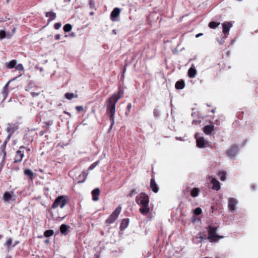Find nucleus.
Here are the masks:
<instances>
[{
    "mask_svg": "<svg viewBox=\"0 0 258 258\" xmlns=\"http://www.w3.org/2000/svg\"><path fill=\"white\" fill-rule=\"evenodd\" d=\"M18 129V126L15 124L8 123V127L6 128V131L8 133V136L6 138L7 140H10L12 135Z\"/></svg>",
    "mask_w": 258,
    "mask_h": 258,
    "instance_id": "0eeeda50",
    "label": "nucleus"
},
{
    "mask_svg": "<svg viewBox=\"0 0 258 258\" xmlns=\"http://www.w3.org/2000/svg\"><path fill=\"white\" fill-rule=\"evenodd\" d=\"M12 242H13V240H12V238H10L7 241L5 244L8 246H10L12 244Z\"/></svg>",
    "mask_w": 258,
    "mask_h": 258,
    "instance_id": "c03bdc74",
    "label": "nucleus"
},
{
    "mask_svg": "<svg viewBox=\"0 0 258 258\" xmlns=\"http://www.w3.org/2000/svg\"><path fill=\"white\" fill-rule=\"evenodd\" d=\"M16 70L18 71H23L24 70V67L21 63H19L18 64H16V67H15Z\"/></svg>",
    "mask_w": 258,
    "mask_h": 258,
    "instance_id": "4c0bfd02",
    "label": "nucleus"
},
{
    "mask_svg": "<svg viewBox=\"0 0 258 258\" xmlns=\"http://www.w3.org/2000/svg\"><path fill=\"white\" fill-rule=\"evenodd\" d=\"M34 136L33 135H31L30 133H28L25 134L23 140L25 141L24 143H31L33 141Z\"/></svg>",
    "mask_w": 258,
    "mask_h": 258,
    "instance_id": "a211bd4d",
    "label": "nucleus"
},
{
    "mask_svg": "<svg viewBox=\"0 0 258 258\" xmlns=\"http://www.w3.org/2000/svg\"><path fill=\"white\" fill-rule=\"evenodd\" d=\"M112 33H113V34H116V30H115V29H114V30H113V31H112Z\"/></svg>",
    "mask_w": 258,
    "mask_h": 258,
    "instance_id": "13d9d810",
    "label": "nucleus"
},
{
    "mask_svg": "<svg viewBox=\"0 0 258 258\" xmlns=\"http://www.w3.org/2000/svg\"><path fill=\"white\" fill-rule=\"evenodd\" d=\"M47 132H48V129H47V130H43L41 131L40 132H39V135L40 136H42L45 133H47Z\"/></svg>",
    "mask_w": 258,
    "mask_h": 258,
    "instance_id": "de8ad7c7",
    "label": "nucleus"
},
{
    "mask_svg": "<svg viewBox=\"0 0 258 258\" xmlns=\"http://www.w3.org/2000/svg\"><path fill=\"white\" fill-rule=\"evenodd\" d=\"M219 227L215 225H209L207 229L208 237L207 239L210 242H218L219 239L223 238V236L219 235L217 234V231Z\"/></svg>",
    "mask_w": 258,
    "mask_h": 258,
    "instance_id": "7ed1b4c3",
    "label": "nucleus"
},
{
    "mask_svg": "<svg viewBox=\"0 0 258 258\" xmlns=\"http://www.w3.org/2000/svg\"><path fill=\"white\" fill-rule=\"evenodd\" d=\"M6 37V33L5 31L1 30L0 31V39H3Z\"/></svg>",
    "mask_w": 258,
    "mask_h": 258,
    "instance_id": "58836bf2",
    "label": "nucleus"
},
{
    "mask_svg": "<svg viewBox=\"0 0 258 258\" xmlns=\"http://www.w3.org/2000/svg\"><path fill=\"white\" fill-rule=\"evenodd\" d=\"M120 13V10L119 8H114L111 13L110 19L112 21H115L116 18L119 16Z\"/></svg>",
    "mask_w": 258,
    "mask_h": 258,
    "instance_id": "9b49d317",
    "label": "nucleus"
},
{
    "mask_svg": "<svg viewBox=\"0 0 258 258\" xmlns=\"http://www.w3.org/2000/svg\"><path fill=\"white\" fill-rule=\"evenodd\" d=\"M211 112H213V113L215 112V109H212L211 110Z\"/></svg>",
    "mask_w": 258,
    "mask_h": 258,
    "instance_id": "0e129e2a",
    "label": "nucleus"
},
{
    "mask_svg": "<svg viewBox=\"0 0 258 258\" xmlns=\"http://www.w3.org/2000/svg\"><path fill=\"white\" fill-rule=\"evenodd\" d=\"M15 197L14 191H5L3 195V200L7 202H10L11 201H15L16 200Z\"/></svg>",
    "mask_w": 258,
    "mask_h": 258,
    "instance_id": "6e6552de",
    "label": "nucleus"
},
{
    "mask_svg": "<svg viewBox=\"0 0 258 258\" xmlns=\"http://www.w3.org/2000/svg\"><path fill=\"white\" fill-rule=\"evenodd\" d=\"M197 71L194 67H190L188 71V76L190 78H195Z\"/></svg>",
    "mask_w": 258,
    "mask_h": 258,
    "instance_id": "5701e85b",
    "label": "nucleus"
},
{
    "mask_svg": "<svg viewBox=\"0 0 258 258\" xmlns=\"http://www.w3.org/2000/svg\"><path fill=\"white\" fill-rule=\"evenodd\" d=\"M42 128H43V130H47V129H48V132L49 131V127L46 126L45 125H43L42 126Z\"/></svg>",
    "mask_w": 258,
    "mask_h": 258,
    "instance_id": "3c124183",
    "label": "nucleus"
},
{
    "mask_svg": "<svg viewBox=\"0 0 258 258\" xmlns=\"http://www.w3.org/2000/svg\"><path fill=\"white\" fill-rule=\"evenodd\" d=\"M125 71H126V68H125V67H124V68H123V72H122V73H123V74H124V73H125Z\"/></svg>",
    "mask_w": 258,
    "mask_h": 258,
    "instance_id": "052dcab7",
    "label": "nucleus"
},
{
    "mask_svg": "<svg viewBox=\"0 0 258 258\" xmlns=\"http://www.w3.org/2000/svg\"><path fill=\"white\" fill-rule=\"evenodd\" d=\"M154 114L155 116L157 115V110L156 109H154Z\"/></svg>",
    "mask_w": 258,
    "mask_h": 258,
    "instance_id": "5fc2aeb1",
    "label": "nucleus"
},
{
    "mask_svg": "<svg viewBox=\"0 0 258 258\" xmlns=\"http://www.w3.org/2000/svg\"><path fill=\"white\" fill-rule=\"evenodd\" d=\"M24 174L29 176L31 180L33 179L34 173L30 169H26L24 171Z\"/></svg>",
    "mask_w": 258,
    "mask_h": 258,
    "instance_id": "cd10ccee",
    "label": "nucleus"
},
{
    "mask_svg": "<svg viewBox=\"0 0 258 258\" xmlns=\"http://www.w3.org/2000/svg\"><path fill=\"white\" fill-rule=\"evenodd\" d=\"M236 200L234 198H230L229 200L228 208L230 210L234 211L235 210V206L236 205Z\"/></svg>",
    "mask_w": 258,
    "mask_h": 258,
    "instance_id": "aec40b11",
    "label": "nucleus"
},
{
    "mask_svg": "<svg viewBox=\"0 0 258 258\" xmlns=\"http://www.w3.org/2000/svg\"><path fill=\"white\" fill-rule=\"evenodd\" d=\"M24 149H25V147L24 146H21L19 148V149L16 153L14 161L13 163H17L22 161L24 156Z\"/></svg>",
    "mask_w": 258,
    "mask_h": 258,
    "instance_id": "423d86ee",
    "label": "nucleus"
},
{
    "mask_svg": "<svg viewBox=\"0 0 258 258\" xmlns=\"http://www.w3.org/2000/svg\"><path fill=\"white\" fill-rule=\"evenodd\" d=\"M123 92L119 90L116 94H113L107 100L106 113L111 121L110 130L114 124V114L115 112V105L118 100L122 97Z\"/></svg>",
    "mask_w": 258,
    "mask_h": 258,
    "instance_id": "f257e3e1",
    "label": "nucleus"
},
{
    "mask_svg": "<svg viewBox=\"0 0 258 258\" xmlns=\"http://www.w3.org/2000/svg\"><path fill=\"white\" fill-rule=\"evenodd\" d=\"M197 146L200 148H203L207 146L208 142L206 141L204 137H199L196 140Z\"/></svg>",
    "mask_w": 258,
    "mask_h": 258,
    "instance_id": "9d476101",
    "label": "nucleus"
},
{
    "mask_svg": "<svg viewBox=\"0 0 258 258\" xmlns=\"http://www.w3.org/2000/svg\"><path fill=\"white\" fill-rule=\"evenodd\" d=\"M221 180L224 181L226 178V173L224 171H220L218 173Z\"/></svg>",
    "mask_w": 258,
    "mask_h": 258,
    "instance_id": "72a5a7b5",
    "label": "nucleus"
},
{
    "mask_svg": "<svg viewBox=\"0 0 258 258\" xmlns=\"http://www.w3.org/2000/svg\"><path fill=\"white\" fill-rule=\"evenodd\" d=\"M89 5L92 9H93L95 7V4L93 0L89 1Z\"/></svg>",
    "mask_w": 258,
    "mask_h": 258,
    "instance_id": "09e8293b",
    "label": "nucleus"
},
{
    "mask_svg": "<svg viewBox=\"0 0 258 258\" xmlns=\"http://www.w3.org/2000/svg\"><path fill=\"white\" fill-rule=\"evenodd\" d=\"M9 140H7V139L6 138L5 139V141L4 142L3 145H1V146L0 147L1 152L2 153H3V160H5V159L6 158V155H7V153H6V146H7L8 142L9 141Z\"/></svg>",
    "mask_w": 258,
    "mask_h": 258,
    "instance_id": "4468645a",
    "label": "nucleus"
},
{
    "mask_svg": "<svg viewBox=\"0 0 258 258\" xmlns=\"http://www.w3.org/2000/svg\"><path fill=\"white\" fill-rule=\"evenodd\" d=\"M150 188L155 193H157L159 190V188L157 184H156L155 179L152 177L150 180Z\"/></svg>",
    "mask_w": 258,
    "mask_h": 258,
    "instance_id": "2eb2a0df",
    "label": "nucleus"
},
{
    "mask_svg": "<svg viewBox=\"0 0 258 258\" xmlns=\"http://www.w3.org/2000/svg\"><path fill=\"white\" fill-rule=\"evenodd\" d=\"M76 108L78 111H81V106H77Z\"/></svg>",
    "mask_w": 258,
    "mask_h": 258,
    "instance_id": "603ef678",
    "label": "nucleus"
},
{
    "mask_svg": "<svg viewBox=\"0 0 258 258\" xmlns=\"http://www.w3.org/2000/svg\"><path fill=\"white\" fill-rule=\"evenodd\" d=\"M132 107V104L131 103H128L127 105V107H126V111L125 112V115L126 116H128L130 112V111H131V109Z\"/></svg>",
    "mask_w": 258,
    "mask_h": 258,
    "instance_id": "c9c22d12",
    "label": "nucleus"
},
{
    "mask_svg": "<svg viewBox=\"0 0 258 258\" xmlns=\"http://www.w3.org/2000/svg\"><path fill=\"white\" fill-rule=\"evenodd\" d=\"M95 258H99V256L98 255H96V257Z\"/></svg>",
    "mask_w": 258,
    "mask_h": 258,
    "instance_id": "338daca9",
    "label": "nucleus"
},
{
    "mask_svg": "<svg viewBox=\"0 0 258 258\" xmlns=\"http://www.w3.org/2000/svg\"><path fill=\"white\" fill-rule=\"evenodd\" d=\"M191 188L189 186H187L183 190V194L185 196H186L188 195V192L190 193Z\"/></svg>",
    "mask_w": 258,
    "mask_h": 258,
    "instance_id": "e433bc0d",
    "label": "nucleus"
},
{
    "mask_svg": "<svg viewBox=\"0 0 258 258\" xmlns=\"http://www.w3.org/2000/svg\"><path fill=\"white\" fill-rule=\"evenodd\" d=\"M100 190L99 188H96L92 191V200L94 201H97L99 200V196Z\"/></svg>",
    "mask_w": 258,
    "mask_h": 258,
    "instance_id": "dca6fc26",
    "label": "nucleus"
},
{
    "mask_svg": "<svg viewBox=\"0 0 258 258\" xmlns=\"http://www.w3.org/2000/svg\"><path fill=\"white\" fill-rule=\"evenodd\" d=\"M238 147L237 145H232L228 150L226 151V154L230 157H233L238 152Z\"/></svg>",
    "mask_w": 258,
    "mask_h": 258,
    "instance_id": "1a4fd4ad",
    "label": "nucleus"
},
{
    "mask_svg": "<svg viewBox=\"0 0 258 258\" xmlns=\"http://www.w3.org/2000/svg\"><path fill=\"white\" fill-rule=\"evenodd\" d=\"M17 63V60L13 59L9 62H6L5 63V66L7 69H12L13 68H15V67H16Z\"/></svg>",
    "mask_w": 258,
    "mask_h": 258,
    "instance_id": "4be33fe9",
    "label": "nucleus"
},
{
    "mask_svg": "<svg viewBox=\"0 0 258 258\" xmlns=\"http://www.w3.org/2000/svg\"><path fill=\"white\" fill-rule=\"evenodd\" d=\"M10 82H9L3 88V91H2V93L3 94V96L4 97V99H6L7 95H8V90H7V87L9 85V83Z\"/></svg>",
    "mask_w": 258,
    "mask_h": 258,
    "instance_id": "2f4dec72",
    "label": "nucleus"
},
{
    "mask_svg": "<svg viewBox=\"0 0 258 258\" xmlns=\"http://www.w3.org/2000/svg\"><path fill=\"white\" fill-rule=\"evenodd\" d=\"M25 149H26L27 152H30V151H31L30 148H27L25 147Z\"/></svg>",
    "mask_w": 258,
    "mask_h": 258,
    "instance_id": "bf43d9fd",
    "label": "nucleus"
},
{
    "mask_svg": "<svg viewBox=\"0 0 258 258\" xmlns=\"http://www.w3.org/2000/svg\"><path fill=\"white\" fill-rule=\"evenodd\" d=\"M136 194H137L136 190L133 189L131 190V191L130 192V193L128 194V196L131 197H132L134 195H135Z\"/></svg>",
    "mask_w": 258,
    "mask_h": 258,
    "instance_id": "a18cd8bd",
    "label": "nucleus"
},
{
    "mask_svg": "<svg viewBox=\"0 0 258 258\" xmlns=\"http://www.w3.org/2000/svg\"><path fill=\"white\" fill-rule=\"evenodd\" d=\"M70 36H72V37H74L75 36V33H74V32L71 33L70 34Z\"/></svg>",
    "mask_w": 258,
    "mask_h": 258,
    "instance_id": "6e6d98bb",
    "label": "nucleus"
},
{
    "mask_svg": "<svg viewBox=\"0 0 258 258\" xmlns=\"http://www.w3.org/2000/svg\"><path fill=\"white\" fill-rule=\"evenodd\" d=\"M121 210V207H118L109 216V217L106 220V223L107 224H111L113 223L118 218L119 214Z\"/></svg>",
    "mask_w": 258,
    "mask_h": 258,
    "instance_id": "39448f33",
    "label": "nucleus"
},
{
    "mask_svg": "<svg viewBox=\"0 0 258 258\" xmlns=\"http://www.w3.org/2000/svg\"><path fill=\"white\" fill-rule=\"evenodd\" d=\"M53 123V122L52 120H48L47 121H45L44 122V125H45L46 126L49 127V126L52 125V124Z\"/></svg>",
    "mask_w": 258,
    "mask_h": 258,
    "instance_id": "ea45409f",
    "label": "nucleus"
},
{
    "mask_svg": "<svg viewBox=\"0 0 258 258\" xmlns=\"http://www.w3.org/2000/svg\"><path fill=\"white\" fill-rule=\"evenodd\" d=\"M33 88H37L38 87L35 85L34 82L30 81L28 83L27 86L26 87L25 90L26 91H30Z\"/></svg>",
    "mask_w": 258,
    "mask_h": 258,
    "instance_id": "a878e982",
    "label": "nucleus"
},
{
    "mask_svg": "<svg viewBox=\"0 0 258 258\" xmlns=\"http://www.w3.org/2000/svg\"><path fill=\"white\" fill-rule=\"evenodd\" d=\"M175 88L177 90L182 89L185 87V82L183 80L177 81L175 85Z\"/></svg>",
    "mask_w": 258,
    "mask_h": 258,
    "instance_id": "b1692460",
    "label": "nucleus"
},
{
    "mask_svg": "<svg viewBox=\"0 0 258 258\" xmlns=\"http://www.w3.org/2000/svg\"><path fill=\"white\" fill-rule=\"evenodd\" d=\"M130 220L128 218H124L121 220L120 225V229L124 230L128 225Z\"/></svg>",
    "mask_w": 258,
    "mask_h": 258,
    "instance_id": "6ab92c4d",
    "label": "nucleus"
},
{
    "mask_svg": "<svg viewBox=\"0 0 258 258\" xmlns=\"http://www.w3.org/2000/svg\"><path fill=\"white\" fill-rule=\"evenodd\" d=\"M45 16L46 17L49 18V19L48 20V24L49 22H50L52 20H54L56 18V13H55L51 11V12H46L45 14Z\"/></svg>",
    "mask_w": 258,
    "mask_h": 258,
    "instance_id": "412c9836",
    "label": "nucleus"
},
{
    "mask_svg": "<svg viewBox=\"0 0 258 258\" xmlns=\"http://www.w3.org/2000/svg\"><path fill=\"white\" fill-rule=\"evenodd\" d=\"M65 97L68 100H71L73 98H77L78 97V94H75L73 93H66L64 94Z\"/></svg>",
    "mask_w": 258,
    "mask_h": 258,
    "instance_id": "c85d7f7f",
    "label": "nucleus"
},
{
    "mask_svg": "<svg viewBox=\"0 0 258 258\" xmlns=\"http://www.w3.org/2000/svg\"><path fill=\"white\" fill-rule=\"evenodd\" d=\"M3 21H4V20H0V22H3Z\"/></svg>",
    "mask_w": 258,
    "mask_h": 258,
    "instance_id": "774afa93",
    "label": "nucleus"
},
{
    "mask_svg": "<svg viewBox=\"0 0 258 258\" xmlns=\"http://www.w3.org/2000/svg\"><path fill=\"white\" fill-rule=\"evenodd\" d=\"M220 24V22H216L215 21L210 22L209 23V27L211 29H215Z\"/></svg>",
    "mask_w": 258,
    "mask_h": 258,
    "instance_id": "c756f323",
    "label": "nucleus"
},
{
    "mask_svg": "<svg viewBox=\"0 0 258 258\" xmlns=\"http://www.w3.org/2000/svg\"><path fill=\"white\" fill-rule=\"evenodd\" d=\"M67 203V197L65 196H60L55 199L51 208L52 209H55L59 207L60 208H62Z\"/></svg>",
    "mask_w": 258,
    "mask_h": 258,
    "instance_id": "20e7f679",
    "label": "nucleus"
},
{
    "mask_svg": "<svg viewBox=\"0 0 258 258\" xmlns=\"http://www.w3.org/2000/svg\"><path fill=\"white\" fill-rule=\"evenodd\" d=\"M211 183L213 184L212 189L216 190H219L220 189V184L218 180L215 178H212Z\"/></svg>",
    "mask_w": 258,
    "mask_h": 258,
    "instance_id": "f3484780",
    "label": "nucleus"
},
{
    "mask_svg": "<svg viewBox=\"0 0 258 258\" xmlns=\"http://www.w3.org/2000/svg\"><path fill=\"white\" fill-rule=\"evenodd\" d=\"M3 237V235L0 234V239Z\"/></svg>",
    "mask_w": 258,
    "mask_h": 258,
    "instance_id": "69168bd1",
    "label": "nucleus"
},
{
    "mask_svg": "<svg viewBox=\"0 0 258 258\" xmlns=\"http://www.w3.org/2000/svg\"><path fill=\"white\" fill-rule=\"evenodd\" d=\"M202 212V210L201 208H200L199 207L196 208L194 211V214L197 216H198V215H200V214H201Z\"/></svg>",
    "mask_w": 258,
    "mask_h": 258,
    "instance_id": "f704fd0d",
    "label": "nucleus"
},
{
    "mask_svg": "<svg viewBox=\"0 0 258 258\" xmlns=\"http://www.w3.org/2000/svg\"><path fill=\"white\" fill-rule=\"evenodd\" d=\"M200 192L199 188L197 187H194L190 190V196L194 198L197 197Z\"/></svg>",
    "mask_w": 258,
    "mask_h": 258,
    "instance_id": "bb28decb",
    "label": "nucleus"
},
{
    "mask_svg": "<svg viewBox=\"0 0 258 258\" xmlns=\"http://www.w3.org/2000/svg\"><path fill=\"white\" fill-rule=\"evenodd\" d=\"M30 94H31V95H32V96L33 97H35L39 95H40V92H32V91H30Z\"/></svg>",
    "mask_w": 258,
    "mask_h": 258,
    "instance_id": "79ce46f5",
    "label": "nucleus"
},
{
    "mask_svg": "<svg viewBox=\"0 0 258 258\" xmlns=\"http://www.w3.org/2000/svg\"><path fill=\"white\" fill-rule=\"evenodd\" d=\"M203 35V34H202V33H199V34H197V35H196V37H199V36H201V35Z\"/></svg>",
    "mask_w": 258,
    "mask_h": 258,
    "instance_id": "4d7b16f0",
    "label": "nucleus"
},
{
    "mask_svg": "<svg viewBox=\"0 0 258 258\" xmlns=\"http://www.w3.org/2000/svg\"><path fill=\"white\" fill-rule=\"evenodd\" d=\"M199 235H200V238L201 239V240H203L204 239H205V236L204 235H202L201 234V233L199 234Z\"/></svg>",
    "mask_w": 258,
    "mask_h": 258,
    "instance_id": "864d4df0",
    "label": "nucleus"
},
{
    "mask_svg": "<svg viewBox=\"0 0 258 258\" xmlns=\"http://www.w3.org/2000/svg\"><path fill=\"white\" fill-rule=\"evenodd\" d=\"M61 26V24L60 23H56L54 25V28L56 30L59 29Z\"/></svg>",
    "mask_w": 258,
    "mask_h": 258,
    "instance_id": "37998d69",
    "label": "nucleus"
},
{
    "mask_svg": "<svg viewBox=\"0 0 258 258\" xmlns=\"http://www.w3.org/2000/svg\"><path fill=\"white\" fill-rule=\"evenodd\" d=\"M71 0H64V2H70Z\"/></svg>",
    "mask_w": 258,
    "mask_h": 258,
    "instance_id": "680f3d73",
    "label": "nucleus"
},
{
    "mask_svg": "<svg viewBox=\"0 0 258 258\" xmlns=\"http://www.w3.org/2000/svg\"><path fill=\"white\" fill-rule=\"evenodd\" d=\"M60 35L59 34H56L54 36L55 40H59L60 39Z\"/></svg>",
    "mask_w": 258,
    "mask_h": 258,
    "instance_id": "8fccbe9b",
    "label": "nucleus"
},
{
    "mask_svg": "<svg viewBox=\"0 0 258 258\" xmlns=\"http://www.w3.org/2000/svg\"><path fill=\"white\" fill-rule=\"evenodd\" d=\"M45 243H48L49 242V240L47 239L45 240Z\"/></svg>",
    "mask_w": 258,
    "mask_h": 258,
    "instance_id": "e2e57ef3",
    "label": "nucleus"
},
{
    "mask_svg": "<svg viewBox=\"0 0 258 258\" xmlns=\"http://www.w3.org/2000/svg\"><path fill=\"white\" fill-rule=\"evenodd\" d=\"M82 173L83 174V177H84V179L83 180H82V181H81V182L83 183L84 181V180H85V179L86 178L88 173L86 172V171H83Z\"/></svg>",
    "mask_w": 258,
    "mask_h": 258,
    "instance_id": "49530a36",
    "label": "nucleus"
},
{
    "mask_svg": "<svg viewBox=\"0 0 258 258\" xmlns=\"http://www.w3.org/2000/svg\"><path fill=\"white\" fill-rule=\"evenodd\" d=\"M136 202L141 206L139 211L142 214L146 215L150 212V208L149 206V197L146 193L141 192L136 197Z\"/></svg>",
    "mask_w": 258,
    "mask_h": 258,
    "instance_id": "f03ea898",
    "label": "nucleus"
},
{
    "mask_svg": "<svg viewBox=\"0 0 258 258\" xmlns=\"http://www.w3.org/2000/svg\"><path fill=\"white\" fill-rule=\"evenodd\" d=\"M232 25L230 22H225L222 24L223 33L224 34L228 33L230 29L231 28Z\"/></svg>",
    "mask_w": 258,
    "mask_h": 258,
    "instance_id": "f8f14e48",
    "label": "nucleus"
},
{
    "mask_svg": "<svg viewBox=\"0 0 258 258\" xmlns=\"http://www.w3.org/2000/svg\"><path fill=\"white\" fill-rule=\"evenodd\" d=\"M70 228V226L66 224H62L60 226V231L61 234L66 235L68 234V231Z\"/></svg>",
    "mask_w": 258,
    "mask_h": 258,
    "instance_id": "393cba45",
    "label": "nucleus"
},
{
    "mask_svg": "<svg viewBox=\"0 0 258 258\" xmlns=\"http://www.w3.org/2000/svg\"><path fill=\"white\" fill-rule=\"evenodd\" d=\"M214 130L215 126L213 125H207L203 128L204 133L208 135H211Z\"/></svg>",
    "mask_w": 258,
    "mask_h": 258,
    "instance_id": "ddd939ff",
    "label": "nucleus"
},
{
    "mask_svg": "<svg viewBox=\"0 0 258 258\" xmlns=\"http://www.w3.org/2000/svg\"><path fill=\"white\" fill-rule=\"evenodd\" d=\"M98 162H96L92 164L88 168V170H91L94 169L97 165Z\"/></svg>",
    "mask_w": 258,
    "mask_h": 258,
    "instance_id": "a19ab883",
    "label": "nucleus"
},
{
    "mask_svg": "<svg viewBox=\"0 0 258 258\" xmlns=\"http://www.w3.org/2000/svg\"><path fill=\"white\" fill-rule=\"evenodd\" d=\"M72 26L71 24H66L64 26H63V31L65 32H69L70 31H71V30H72Z\"/></svg>",
    "mask_w": 258,
    "mask_h": 258,
    "instance_id": "473e14b6",
    "label": "nucleus"
},
{
    "mask_svg": "<svg viewBox=\"0 0 258 258\" xmlns=\"http://www.w3.org/2000/svg\"><path fill=\"white\" fill-rule=\"evenodd\" d=\"M54 233L53 230H47L44 233V236L45 237H49L51 236Z\"/></svg>",
    "mask_w": 258,
    "mask_h": 258,
    "instance_id": "7c9ffc66",
    "label": "nucleus"
}]
</instances>
